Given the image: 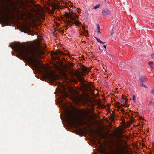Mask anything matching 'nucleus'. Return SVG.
Here are the masks:
<instances>
[{
  "label": "nucleus",
  "mask_w": 154,
  "mask_h": 154,
  "mask_svg": "<svg viewBox=\"0 0 154 154\" xmlns=\"http://www.w3.org/2000/svg\"><path fill=\"white\" fill-rule=\"evenodd\" d=\"M0 14L2 16H4L5 15V14L3 12H1L0 11Z\"/></svg>",
  "instance_id": "17"
},
{
  "label": "nucleus",
  "mask_w": 154,
  "mask_h": 154,
  "mask_svg": "<svg viewBox=\"0 0 154 154\" xmlns=\"http://www.w3.org/2000/svg\"><path fill=\"white\" fill-rule=\"evenodd\" d=\"M47 76L48 77H51V73L50 72H48L47 74Z\"/></svg>",
  "instance_id": "18"
},
{
  "label": "nucleus",
  "mask_w": 154,
  "mask_h": 154,
  "mask_svg": "<svg viewBox=\"0 0 154 154\" xmlns=\"http://www.w3.org/2000/svg\"><path fill=\"white\" fill-rule=\"evenodd\" d=\"M54 55L57 56L58 57V55H66V54L62 51H57L56 52L54 53Z\"/></svg>",
  "instance_id": "5"
},
{
  "label": "nucleus",
  "mask_w": 154,
  "mask_h": 154,
  "mask_svg": "<svg viewBox=\"0 0 154 154\" xmlns=\"http://www.w3.org/2000/svg\"><path fill=\"white\" fill-rule=\"evenodd\" d=\"M135 134H137V133H135Z\"/></svg>",
  "instance_id": "36"
},
{
  "label": "nucleus",
  "mask_w": 154,
  "mask_h": 154,
  "mask_svg": "<svg viewBox=\"0 0 154 154\" xmlns=\"http://www.w3.org/2000/svg\"><path fill=\"white\" fill-rule=\"evenodd\" d=\"M51 6H52V7H55V5L54 4V3H53V4H52V5H51Z\"/></svg>",
  "instance_id": "27"
},
{
  "label": "nucleus",
  "mask_w": 154,
  "mask_h": 154,
  "mask_svg": "<svg viewBox=\"0 0 154 154\" xmlns=\"http://www.w3.org/2000/svg\"><path fill=\"white\" fill-rule=\"evenodd\" d=\"M121 101V102H123L124 101V100H123V101Z\"/></svg>",
  "instance_id": "34"
},
{
  "label": "nucleus",
  "mask_w": 154,
  "mask_h": 154,
  "mask_svg": "<svg viewBox=\"0 0 154 154\" xmlns=\"http://www.w3.org/2000/svg\"><path fill=\"white\" fill-rule=\"evenodd\" d=\"M84 31H85V32H87V31L86 30H85Z\"/></svg>",
  "instance_id": "33"
},
{
  "label": "nucleus",
  "mask_w": 154,
  "mask_h": 154,
  "mask_svg": "<svg viewBox=\"0 0 154 154\" xmlns=\"http://www.w3.org/2000/svg\"><path fill=\"white\" fill-rule=\"evenodd\" d=\"M78 79L79 81L83 83H84V80L83 77L82 76H80L79 77Z\"/></svg>",
  "instance_id": "8"
},
{
  "label": "nucleus",
  "mask_w": 154,
  "mask_h": 154,
  "mask_svg": "<svg viewBox=\"0 0 154 154\" xmlns=\"http://www.w3.org/2000/svg\"><path fill=\"white\" fill-rule=\"evenodd\" d=\"M90 70V69L87 68L85 66H83L82 68V70L83 72H89Z\"/></svg>",
  "instance_id": "7"
},
{
  "label": "nucleus",
  "mask_w": 154,
  "mask_h": 154,
  "mask_svg": "<svg viewBox=\"0 0 154 154\" xmlns=\"http://www.w3.org/2000/svg\"><path fill=\"white\" fill-rule=\"evenodd\" d=\"M104 48H105V49H106V46L105 45H103V46Z\"/></svg>",
  "instance_id": "29"
},
{
  "label": "nucleus",
  "mask_w": 154,
  "mask_h": 154,
  "mask_svg": "<svg viewBox=\"0 0 154 154\" xmlns=\"http://www.w3.org/2000/svg\"><path fill=\"white\" fill-rule=\"evenodd\" d=\"M67 17L68 19H70L67 21V24L68 26H70L73 24H75L77 26H79L81 23L80 22L77 21L76 20V19L78 18V16L77 15H75V16L71 14H67Z\"/></svg>",
  "instance_id": "3"
},
{
  "label": "nucleus",
  "mask_w": 154,
  "mask_h": 154,
  "mask_svg": "<svg viewBox=\"0 0 154 154\" xmlns=\"http://www.w3.org/2000/svg\"><path fill=\"white\" fill-rule=\"evenodd\" d=\"M101 6V5L100 4H98L96 5L93 7V8L95 9H97L98 8H99Z\"/></svg>",
  "instance_id": "12"
},
{
  "label": "nucleus",
  "mask_w": 154,
  "mask_h": 154,
  "mask_svg": "<svg viewBox=\"0 0 154 154\" xmlns=\"http://www.w3.org/2000/svg\"><path fill=\"white\" fill-rule=\"evenodd\" d=\"M114 33V32L113 31V30H112V31H111V35H112Z\"/></svg>",
  "instance_id": "26"
},
{
  "label": "nucleus",
  "mask_w": 154,
  "mask_h": 154,
  "mask_svg": "<svg viewBox=\"0 0 154 154\" xmlns=\"http://www.w3.org/2000/svg\"><path fill=\"white\" fill-rule=\"evenodd\" d=\"M139 80L141 83H145L147 82L146 78H145V76H141V78L139 79Z\"/></svg>",
  "instance_id": "6"
},
{
  "label": "nucleus",
  "mask_w": 154,
  "mask_h": 154,
  "mask_svg": "<svg viewBox=\"0 0 154 154\" xmlns=\"http://www.w3.org/2000/svg\"><path fill=\"white\" fill-rule=\"evenodd\" d=\"M135 154H137L136 152H135Z\"/></svg>",
  "instance_id": "40"
},
{
  "label": "nucleus",
  "mask_w": 154,
  "mask_h": 154,
  "mask_svg": "<svg viewBox=\"0 0 154 154\" xmlns=\"http://www.w3.org/2000/svg\"><path fill=\"white\" fill-rule=\"evenodd\" d=\"M73 14H76V12H75L74 13H73Z\"/></svg>",
  "instance_id": "35"
},
{
  "label": "nucleus",
  "mask_w": 154,
  "mask_h": 154,
  "mask_svg": "<svg viewBox=\"0 0 154 154\" xmlns=\"http://www.w3.org/2000/svg\"><path fill=\"white\" fill-rule=\"evenodd\" d=\"M90 132L91 134H92L93 133H94L95 132V130L93 129V128H91V130L89 131Z\"/></svg>",
  "instance_id": "15"
},
{
  "label": "nucleus",
  "mask_w": 154,
  "mask_h": 154,
  "mask_svg": "<svg viewBox=\"0 0 154 154\" xmlns=\"http://www.w3.org/2000/svg\"><path fill=\"white\" fill-rule=\"evenodd\" d=\"M153 61H151L149 62L148 63V64L150 66L152 67L153 68Z\"/></svg>",
  "instance_id": "13"
},
{
  "label": "nucleus",
  "mask_w": 154,
  "mask_h": 154,
  "mask_svg": "<svg viewBox=\"0 0 154 154\" xmlns=\"http://www.w3.org/2000/svg\"><path fill=\"white\" fill-rule=\"evenodd\" d=\"M96 26L97 28L98 32H97V33L100 34L101 33L100 31V28L99 25L98 24L96 25Z\"/></svg>",
  "instance_id": "9"
},
{
  "label": "nucleus",
  "mask_w": 154,
  "mask_h": 154,
  "mask_svg": "<svg viewBox=\"0 0 154 154\" xmlns=\"http://www.w3.org/2000/svg\"><path fill=\"white\" fill-rule=\"evenodd\" d=\"M143 86H144V87H145V88H147L146 86V85L145 84H144V85H143Z\"/></svg>",
  "instance_id": "28"
},
{
  "label": "nucleus",
  "mask_w": 154,
  "mask_h": 154,
  "mask_svg": "<svg viewBox=\"0 0 154 154\" xmlns=\"http://www.w3.org/2000/svg\"><path fill=\"white\" fill-rule=\"evenodd\" d=\"M9 46L14 48L21 56L31 62L35 69L40 70V66L37 60V57H40L43 51L38 46L29 49L20 43H12L10 44Z\"/></svg>",
  "instance_id": "1"
},
{
  "label": "nucleus",
  "mask_w": 154,
  "mask_h": 154,
  "mask_svg": "<svg viewBox=\"0 0 154 154\" xmlns=\"http://www.w3.org/2000/svg\"><path fill=\"white\" fill-rule=\"evenodd\" d=\"M151 57L152 58H154V52H153L151 55Z\"/></svg>",
  "instance_id": "19"
},
{
  "label": "nucleus",
  "mask_w": 154,
  "mask_h": 154,
  "mask_svg": "<svg viewBox=\"0 0 154 154\" xmlns=\"http://www.w3.org/2000/svg\"><path fill=\"white\" fill-rule=\"evenodd\" d=\"M154 102H152V101H151L150 102V103L149 104V105H150V104H154Z\"/></svg>",
  "instance_id": "24"
},
{
  "label": "nucleus",
  "mask_w": 154,
  "mask_h": 154,
  "mask_svg": "<svg viewBox=\"0 0 154 154\" xmlns=\"http://www.w3.org/2000/svg\"><path fill=\"white\" fill-rule=\"evenodd\" d=\"M130 120L131 122L130 123V124H131L132 123L134 122L135 121V120L133 117L131 118Z\"/></svg>",
  "instance_id": "14"
},
{
  "label": "nucleus",
  "mask_w": 154,
  "mask_h": 154,
  "mask_svg": "<svg viewBox=\"0 0 154 154\" xmlns=\"http://www.w3.org/2000/svg\"><path fill=\"white\" fill-rule=\"evenodd\" d=\"M99 49L100 50V48H99Z\"/></svg>",
  "instance_id": "39"
},
{
  "label": "nucleus",
  "mask_w": 154,
  "mask_h": 154,
  "mask_svg": "<svg viewBox=\"0 0 154 154\" xmlns=\"http://www.w3.org/2000/svg\"><path fill=\"white\" fill-rule=\"evenodd\" d=\"M152 144L153 147H154V142H152Z\"/></svg>",
  "instance_id": "31"
},
{
  "label": "nucleus",
  "mask_w": 154,
  "mask_h": 154,
  "mask_svg": "<svg viewBox=\"0 0 154 154\" xmlns=\"http://www.w3.org/2000/svg\"><path fill=\"white\" fill-rule=\"evenodd\" d=\"M95 38L97 40L98 42H100V43H101V44H104L105 43V42H102V41H101V40H100L99 38H96V37H95Z\"/></svg>",
  "instance_id": "10"
},
{
  "label": "nucleus",
  "mask_w": 154,
  "mask_h": 154,
  "mask_svg": "<svg viewBox=\"0 0 154 154\" xmlns=\"http://www.w3.org/2000/svg\"><path fill=\"white\" fill-rule=\"evenodd\" d=\"M119 66L122 69L125 68V63H121L120 64Z\"/></svg>",
  "instance_id": "11"
},
{
  "label": "nucleus",
  "mask_w": 154,
  "mask_h": 154,
  "mask_svg": "<svg viewBox=\"0 0 154 154\" xmlns=\"http://www.w3.org/2000/svg\"><path fill=\"white\" fill-rule=\"evenodd\" d=\"M135 128L137 127L136 125H135Z\"/></svg>",
  "instance_id": "38"
},
{
  "label": "nucleus",
  "mask_w": 154,
  "mask_h": 154,
  "mask_svg": "<svg viewBox=\"0 0 154 154\" xmlns=\"http://www.w3.org/2000/svg\"><path fill=\"white\" fill-rule=\"evenodd\" d=\"M108 56H108V57L110 59H111V58H112V57L111 55L109 54Z\"/></svg>",
  "instance_id": "20"
},
{
  "label": "nucleus",
  "mask_w": 154,
  "mask_h": 154,
  "mask_svg": "<svg viewBox=\"0 0 154 154\" xmlns=\"http://www.w3.org/2000/svg\"><path fill=\"white\" fill-rule=\"evenodd\" d=\"M133 101H135V95H133Z\"/></svg>",
  "instance_id": "23"
},
{
  "label": "nucleus",
  "mask_w": 154,
  "mask_h": 154,
  "mask_svg": "<svg viewBox=\"0 0 154 154\" xmlns=\"http://www.w3.org/2000/svg\"><path fill=\"white\" fill-rule=\"evenodd\" d=\"M136 142L135 141V149H136Z\"/></svg>",
  "instance_id": "32"
},
{
  "label": "nucleus",
  "mask_w": 154,
  "mask_h": 154,
  "mask_svg": "<svg viewBox=\"0 0 154 154\" xmlns=\"http://www.w3.org/2000/svg\"><path fill=\"white\" fill-rule=\"evenodd\" d=\"M107 72V71L105 70V72Z\"/></svg>",
  "instance_id": "37"
},
{
  "label": "nucleus",
  "mask_w": 154,
  "mask_h": 154,
  "mask_svg": "<svg viewBox=\"0 0 154 154\" xmlns=\"http://www.w3.org/2000/svg\"><path fill=\"white\" fill-rule=\"evenodd\" d=\"M151 92L152 94H154V89H152L151 91Z\"/></svg>",
  "instance_id": "21"
},
{
  "label": "nucleus",
  "mask_w": 154,
  "mask_h": 154,
  "mask_svg": "<svg viewBox=\"0 0 154 154\" xmlns=\"http://www.w3.org/2000/svg\"><path fill=\"white\" fill-rule=\"evenodd\" d=\"M111 14V11L108 9H103L102 10V15L103 16H108Z\"/></svg>",
  "instance_id": "4"
},
{
  "label": "nucleus",
  "mask_w": 154,
  "mask_h": 154,
  "mask_svg": "<svg viewBox=\"0 0 154 154\" xmlns=\"http://www.w3.org/2000/svg\"><path fill=\"white\" fill-rule=\"evenodd\" d=\"M144 83H141L140 84V85L141 86V87H142L143 86V85H144Z\"/></svg>",
  "instance_id": "22"
},
{
  "label": "nucleus",
  "mask_w": 154,
  "mask_h": 154,
  "mask_svg": "<svg viewBox=\"0 0 154 154\" xmlns=\"http://www.w3.org/2000/svg\"><path fill=\"white\" fill-rule=\"evenodd\" d=\"M65 117L67 122L71 125L78 126L81 124L78 120L77 115L75 113L66 112Z\"/></svg>",
  "instance_id": "2"
},
{
  "label": "nucleus",
  "mask_w": 154,
  "mask_h": 154,
  "mask_svg": "<svg viewBox=\"0 0 154 154\" xmlns=\"http://www.w3.org/2000/svg\"><path fill=\"white\" fill-rule=\"evenodd\" d=\"M73 97L74 100H78L79 99V97L77 96L74 95Z\"/></svg>",
  "instance_id": "16"
},
{
  "label": "nucleus",
  "mask_w": 154,
  "mask_h": 154,
  "mask_svg": "<svg viewBox=\"0 0 154 154\" xmlns=\"http://www.w3.org/2000/svg\"><path fill=\"white\" fill-rule=\"evenodd\" d=\"M104 154H107V152H106L104 151L103 152Z\"/></svg>",
  "instance_id": "30"
},
{
  "label": "nucleus",
  "mask_w": 154,
  "mask_h": 154,
  "mask_svg": "<svg viewBox=\"0 0 154 154\" xmlns=\"http://www.w3.org/2000/svg\"><path fill=\"white\" fill-rule=\"evenodd\" d=\"M135 117H136L138 115V114L137 112H135Z\"/></svg>",
  "instance_id": "25"
}]
</instances>
